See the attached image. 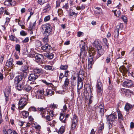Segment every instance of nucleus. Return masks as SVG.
<instances>
[{
	"label": "nucleus",
	"mask_w": 134,
	"mask_h": 134,
	"mask_svg": "<svg viewBox=\"0 0 134 134\" xmlns=\"http://www.w3.org/2000/svg\"><path fill=\"white\" fill-rule=\"evenodd\" d=\"M41 28L44 31L43 34L45 36H49L51 34L52 28L51 25L48 24L42 25Z\"/></svg>",
	"instance_id": "f257e3e1"
},
{
	"label": "nucleus",
	"mask_w": 134,
	"mask_h": 134,
	"mask_svg": "<svg viewBox=\"0 0 134 134\" xmlns=\"http://www.w3.org/2000/svg\"><path fill=\"white\" fill-rule=\"evenodd\" d=\"M40 112V115L42 118L45 119L46 120L48 121H51L52 118L49 115L46 116L47 112V110L46 108H44L43 107L40 108H38L37 109Z\"/></svg>",
	"instance_id": "f03ea898"
},
{
	"label": "nucleus",
	"mask_w": 134,
	"mask_h": 134,
	"mask_svg": "<svg viewBox=\"0 0 134 134\" xmlns=\"http://www.w3.org/2000/svg\"><path fill=\"white\" fill-rule=\"evenodd\" d=\"M120 70L121 72L122 73L123 76H126V74L127 73L128 75H131L132 73V71H131V68L129 66H127L126 68L124 66H121L120 68Z\"/></svg>",
	"instance_id": "7ed1b4c3"
},
{
	"label": "nucleus",
	"mask_w": 134,
	"mask_h": 134,
	"mask_svg": "<svg viewBox=\"0 0 134 134\" xmlns=\"http://www.w3.org/2000/svg\"><path fill=\"white\" fill-rule=\"evenodd\" d=\"M27 100L26 98H22L19 100L18 103V109L19 110L23 109L27 104Z\"/></svg>",
	"instance_id": "20e7f679"
},
{
	"label": "nucleus",
	"mask_w": 134,
	"mask_h": 134,
	"mask_svg": "<svg viewBox=\"0 0 134 134\" xmlns=\"http://www.w3.org/2000/svg\"><path fill=\"white\" fill-rule=\"evenodd\" d=\"M30 57L32 58L35 57L37 62L41 63L42 62V58L43 57V55L41 54L35 53L31 54L30 55Z\"/></svg>",
	"instance_id": "39448f33"
},
{
	"label": "nucleus",
	"mask_w": 134,
	"mask_h": 134,
	"mask_svg": "<svg viewBox=\"0 0 134 134\" xmlns=\"http://www.w3.org/2000/svg\"><path fill=\"white\" fill-rule=\"evenodd\" d=\"M122 24L120 23L115 27L114 33V36L115 38H118L119 31L121 28V26H122Z\"/></svg>",
	"instance_id": "423d86ee"
},
{
	"label": "nucleus",
	"mask_w": 134,
	"mask_h": 134,
	"mask_svg": "<svg viewBox=\"0 0 134 134\" xmlns=\"http://www.w3.org/2000/svg\"><path fill=\"white\" fill-rule=\"evenodd\" d=\"M106 117L107 121L112 122H114L117 119L116 114L115 112L112 114L107 115Z\"/></svg>",
	"instance_id": "0eeeda50"
},
{
	"label": "nucleus",
	"mask_w": 134,
	"mask_h": 134,
	"mask_svg": "<svg viewBox=\"0 0 134 134\" xmlns=\"http://www.w3.org/2000/svg\"><path fill=\"white\" fill-rule=\"evenodd\" d=\"M29 66L25 65H23L21 68V71L23 72L24 76L25 77L27 76V74L29 71Z\"/></svg>",
	"instance_id": "6e6552de"
},
{
	"label": "nucleus",
	"mask_w": 134,
	"mask_h": 134,
	"mask_svg": "<svg viewBox=\"0 0 134 134\" xmlns=\"http://www.w3.org/2000/svg\"><path fill=\"white\" fill-rule=\"evenodd\" d=\"M11 88L10 86H8L5 89L4 93L5 97V100L6 102L9 100V95L10 93Z\"/></svg>",
	"instance_id": "1a4fd4ad"
},
{
	"label": "nucleus",
	"mask_w": 134,
	"mask_h": 134,
	"mask_svg": "<svg viewBox=\"0 0 134 134\" xmlns=\"http://www.w3.org/2000/svg\"><path fill=\"white\" fill-rule=\"evenodd\" d=\"M78 119L76 116L74 115L72 120L71 128L72 129H74L76 127Z\"/></svg>",
	"instance_id": "9d476101"
},
{
	"label": "nucleus",
	"mask_w": 134,
	"mask_h": 134,
	"mask_svg": "<svg viewBox=\"0 0 134 134\" xmlns=\"http://www.w3.org/2000/svg\"><path fill=\"white\" fill-rule=\"evenodd\" d=\"M96 88L98 93H101L102 92L103 87L102 83L98 80L96 86Z\"/></svg>",
	"instance_id": "9b49d317"
},
{
	"label": "nucleus",
	"mask_w": 134,
	"mask_h": 134,
	"mask_svg": "<svg viewBox=\"0 0 134 134\" xmlns=\"http://www.w3.org/2000/svg\"><path fill=\"white\" fill-rule=\"evenodd\" d=\"M44 93L43 90H38L37 91L36 97L37 99H43L44 98L43 95Z\"/></svg>",
	"instance_id": "f8f14e48"
},
{
	"label": "nucleus",
	"mask_w": 134,
	"mask_h": 134,
	"mask_svg": "<svg viewBox=\"0 0 134 134\" xmlns=\"http://www.w3.org/2000/svg\"><path fill=\"white\" fill-rule=\"evenodd\" d=\"M39 76L35 74L34 73H31L29 75L28 79L29 80L34 81Z\"/></svg>",
	"instance_id": "ddd939ff"
},
{
	"label": "nucleus",
	"mask_w": 134,
	"mask_h": 134,
	"mask_svg": "<svg viewBox=\"0 0 134 134\" xmlns=\"http://www.w3.org/2000/svg\"><path fill=\"white\" fill-rule=\"evenodd\" d=\"M84 73L82 70H80L78 75V82H83L82 78H83Z\"/></svg>",
	"instance_id": "4468645a"
},
{
	"label": "nucleus",
	"mask_w": 134,
	"mask_h": 134,
	"mask_svg": "<svg viewBox=\"0 0 134 134\" xmlns=\"http://www.w3.org/2000/svg\"><path fill=\"white\" fill-rule=\"evenodd\" d=\"M16 4L15 0H7L4 3L5 5L8 6L9 5L14 6Z\"/></svg>",
	"instance_id": "2eb2a0df"
},
{
	"label": "nucleus",
	"mask_w": 134,
	"mask_h": 134,
	"mask_svg": "<svg viewBox=\"0 0 134 134\" xmlns=\"http://www.w3.org/2000/svg\"><path fill=\"white\" fill-rule=\"evenodd\" d=\"M123 86L125 87H129L133 85V83L131 81L127 80L124 81L123 83Z\"/></svg>",
	"instance_id": "dca6fc26"
},
{
	"label": "nucleus",
	"mask_w": 134,
	"mask_h": 134,
	"mask_svg": "<svg viewBox=\"0 0 134 134\" xmlns=\"http://www.w3.org/2000/svg\"><path fill=\"white\" fill-rule=\"evenodd\" d=\"M13 59L11 58L9 59L7 62L6 65L8 67H10L12 68L13 66Z\"/></svg>",
	"instance_id": "f3484780"
},
{
	"label": "nucleus",
	"mask_w": 134,
	"mask_h": 134,
	"mask_svg": "<svg viewBox=\"0 0 134 134\" xmlns=\"http://www.w3.org/2000/svg\"><path fill=\"white\" fill-rule=\"evenodd\" d=\"M33 71L36 74H40L42 72L43 70L41 68L37 67L33 69Z\"/></svg>",
	"instance_id": "a211bd4d"
},
{
	"label": "nucleus",
	"mask_w": 134,
	"mask_h": 134,
	"mask_svg": "<svg viewBox=\"0 0 134 134\" xmlns=\"http://www.w3.org/2000/svg\"><path fill=\"white\" fill-rule=\"evenodd\" d=\"M97 109L99 110V112L101 114V115L103 114L104 110V105L103 104H100L98 108Z\"/></svg>",
	"instance_id": "6ab92c4d"
},
{
	"label": "nucleus",
	"mask_w": 134,
	"mask_h": 134,
	"mask_svg": "<svg viewBox=\"0 0 134 134\" xmlns=\"http://www.w3.org/2000/svg\"><path fill=\"white\" fill-rule=\"evenodd\" d=\"M44 55L49 59H51L53 58L54 54L51 53L46 52L44 53Z\"/></svg>",
	"instance_id": "aec40b11"
},
{
	"label": "nucleus",
	"mask_w": 134,
	"mask_h": 134,
	"mask_svg": "<svg viewBox=\"0 0 134 134\" xmlns=\"http://www.w3.org/2000/svg\"><path fill=\"white\" fill-rule=\"evenodd\" d=\"M97 50H98V54L97 57L98 58L103 54L105 51L104 49L102 48V47L98 49Z\"/></svg>",
	"instance_id": "412c9836"
},
{
	"label": "nucleus",
	"mask_w": 134,
	"mask_h": 134,
	"mask_svg": "<svg viewBox=\"0 0 134 134\" xmlns=\"http://www.w3.org/2000/svg\"><path fill=\"white\" fill-rule=\"evenodd\" d=\"M23 79L22 76H18L15 77L14 83L15 84L19 83Z\"/></svg>",
	"instance_id": "4be33fe9"
},
{
	"label": "nucleus",
	"mask_w": 134,
	"mask_h": 134,
	"mask_svg": "<svg viewBox=\"0 0 134 134\" xmlns=\"http://www.w3.org/2000/svg\"><path fill=\"white\" fill-rule=\"evenodd\" d=\"M41 48L43 51L46 50L47 51L51 49V47L48 44H45L41 47Z\"/></svg>",
	"instance_id": "5701e85b"
},
{
	"label": "nucleus",
	"mask_w": 134,
	"mask_h": 134,
	"mask_svg": "<svg viewBox=\"0 0 134 134\" xmlns=\"http://www.w3.org/2000/svg\"><path fill=\"white\" fill-rule=\"evenodd\" d=\"M24 84H25V83L22 82L21 84L18 83L15 84V85H16V87L18 90L20 91L22 89H23Z\"/></svg>",
	"instance_id": "b1692460"
},
{
	"label": "nucleus",
	"mask_w": 134,
	"mask_h": 134,
	"mask_svg": "<svg viewBox=\"0 0 134 134\" xmlns=\"http://www.w3.org/2000/svg\"><path fill=\"white\" fill-rule=\"evenodd\" d=\"M51 9L50 5L49 4H47L44 7L43 9V11L44 13H46L49 11Z\"/></svg>",
	"instance_id": "393cba45"
},
{
	"label": "nucleus",
	"mask_w": 134,
	"mask_h": 134,
	"mask_svg": "<svg viewBox=\"0 0 134 134\" xmlns=\"http://www.w3.org/2000/svg\"><path fill=\"white\" fill-rule=\"evenodd\" d=\"M36 21H35L34 22H30L29 25V29L30 30H32L33 29L35 28L36 24Z\"/></svg>",
	"instance_id": "a878e982"
},
{
	"label": "nucleus",
	"mask_w": 134,
	"mask_h": 134,
	"mask_svg": "<svg viewBox=\"0 0 134 134\" xmlns=\"http://www.w3.org/2000/svg\"><path fill=\"white\" fill-rule=\"evenodd\" d=\"M94 46L96 47L97 50L100 48L102 47L100 44L97 41H95L94 42Z\"/></svg>",
	"instance_id": "bb28decb"
},
{
	"label": "nucleus",
	"mask_w": 134,
	"mask_h": 134,
	"mask_svg": "<svg viewBox=\"0 0 134 134\" xmlns=\"http://www.w3.org/2000/svg\"><path fill=\"white\" fill-rule=\"evenodd\" d=\"M31 89V87L25 83L24 86L23 90L27 92L30 91Z\"/></svg>",
	"instance_id": "cd10ccee"
},
{
	"label": "nucleus",
	"mask_w": 134,
	"mask_h": 134,
	"mask_svg": "<svg viewBox=\"0 0 134 134\" xmlns=\"http://www.w3.org/2000/svg\"><path fill=\"white\" fill-rule=\"evenodd\" d=\"M132 106L131 104L128 103H126L125 107V109L127 111H129L130 109H131Z\"/></svg>",
	"instance_id": "c85d7f7f"
},
{
	"label": "nucleus",
	"mask_w": 134,
	"mask_h": 134,
	"mask_svg": "<svg viewBox=\"0 0 134 134\" xmlns=\"http://www.w3.org/2000/svg\"><path fill=\"white\" fill-rule=\"evenodd\" d=\"M44 68L46 70H49L53 71L55 70V69L53 68L52 66H50L49 65H45L44 67Z\"/></svg>",
	"instance_id": "c756f323"
},
{
	"label": "nucleus",
	"mask_w": 134,
	"mask_h": 134,
	"mask_svg": "<svg viewBox=\"0 0 134 134\" xmlns=\"http://www.w3.org/2000/svg\"><path fill=\"white\" fill-rule=\"evenodd\" d=\"M21 114L23 116L24 118H27L29 115V112L25 110L22 111Z\"/></svg>",
	"instance_id": "7c9ffc66"
},
{
	"label": "nucleus",
	"mask_w": 134,
	"mask_h": 134,
	"mask_svg": "<svg viewBox=\"0 0 134 134\" xmlns=\"http://www.w3.org/2000/svg\"><path fill=\"white\" fill-rule=\"evenodd\" d=\"M54 92V91L50 90H47L46 91V94L47 96H51L53 94Z\"/></svg>",
	"instance_id": "2f4dec72"
},
{
	"label": "nucleus",
	"mask_w": 134,
	"mask_h": 134,
	"mask_svg": "<svg viewBox=\"0 0 134 134\" xmlns=\"http://www.w3.org/2000/svg\"><path fill=\"white\" fill-rule=\"evenodd\" d=\"M118 119L120 120H123L124 119L123 116L120 111H118Z\"/></svg>",
	"instance_id": "473e14b6"
},
{
	"label": "nucleus",
	"mask_w": 134,
	"mask_h": 134,
	"mask_svg": "<svg viewBox=\"0 0 134 134\" xmlns=\"http://www.w3.org/2000/svg\"><path fill=\"white\" fill-rule=\"evenodd\" d=\"M77 13H76L73 11L72 9H70V10L69 15V16H71L74 15L76 16L77 15Z\"/></svg>",
	"instance_id": "72a5a7b5"
},
{
	"label": "nucleus",
	"mask_w": 134,
	"mask_h": 134,
	"mask_svg": "<svg viewBox=\"0 0 134 134\" xmlns=\"http://www.w3.org/2000/svg\"><path fill=\"white\" fill-rule=\"evenodd\" d=\"M17 20L18 21V24L21 27L22 29H24V26L23 25L24 23V22L21 21H20L17 19H16V22H17Z\"/></svg>",
	"instance_id": "f704fd0d"
},
{
	"label": "nucleus",
	"mask_w": 134,
	"mask_h": 134,
	"mask_svg": "<svg viewBox=\"0 0 134 134\" xmlns=\"http://www.w3.org/2000/svg\"><path fill=\"white\" fill-rule=\"evenodd\" d=\"M114 13L115 16L118 17L121 15V12L119 10H116L115 11Z\"/></svg>",
	"instance_id": "c9c22d12"
},
{
	"label": "nucleus",
	"mask_w": 134,
	"mask_h": 134,
	"mask_svg": "<svg viewBox=\"0 0 134 134\" xmlns=\"http://www.w3.org/2000/svg\"><path fill=\"white\" fill-rule=\"evenodd\" d=\"M85 42H82L80 44V47L81 48V51H84L85 50Z\"/></svg>",
	"instance_id": "e433bc0d"
},
{
	"label": "nucleus",
	"mask_w": 134,
	"mask_h": 134,
	"mask_svg": "<svg viewBox=\"0 0 134 134\" xmlns=\"http://www.w3.org/2000/svg\"><path fill=\"white\" fill-rule=\"evenodd\" d=\"M9 38L11 41H16L17 40V38L15 37L13 35H11L9 36Z\"/></svg>",
	"instance_id": "4c0bfd02"
},
{
	"label": "nucleus",
	"mask_w": 134,
	"mask_h": 134,
	"mask_svg": "<svg viewBox=\"0 0 134 134\" xmlns=\"http://www.w3.org/2000/svg\"><path fill=\"white\" fill-rule=\"evenodd\" d=\"M65 128L63 127H61L59 130L58 133L59 134H62L65 131Z\"/></svg>",
	"instance_id": "58836bf2"
},
{
	"label": "nucleus",
	"mask_w": 134,
	"mask_h": 134,
	"mask_svg": "<svg viewBox=\"0 0 134 134\" xmlns=\"http://www.w3.org/2000/svg\"><path fill=\"white\" fill-rule=\"evenodd\" d=\"M103 41L104 43H105V47H107V48H108V44L107 43L108 41L107 39L106 38H103Z\"/></svg>",
	"instance_id": "ea45409f"
},
{
	"label": "nucleus",
	"mask_w": 134,
	"mask_h": 134,
	"mask_svg": "<svg viewBox=\"0 0 134 134\" xmlns=\"http://www.w3.org/2000/svg\"><path fill=\"white\" fill-rule=\"evenodd\" d=\"M8 134H18V133L15 131L11 129L8 130Z\"/></svg>",
	"instance_id": "a19ab883"
},
{
	"label": "nucleus",
	"mask_w": 134,
	"mask_h": 134,
	"mask_svg": "<svg viewBox=\"0 0 134 134\" xmlns=\"http://www.w3.org/2000/svg\"><path fill=\"white\" fill-rule=\"evenodd\" d=\"M35 45L36 47H38L41 45V42L40 41L37 40L35 42Z\"/></svg>",
	"instance_id": "79ce46f5"
},
{
	"label": "nucleus",
	"mask_w": 134,
	"mask_h": 134,
	"mask_svg": "<svg viewBox=\"0 0 134 134\" xmlns=\"http://www.w3.org/2000/svg\"><path fill=\"white\" fill-rule=\"evenodd\" d=\"M93 62L88 61V69H90L92 68Z\"/></svg>",
	"instance_id": "37998d69"
},
{
	"label": "nucleus",
	"mask_w": 134,
	"mask_h": 134,
	"mask_svg": "<svg viewBox=\"0 0 134 134\" xmlns=\"http://www.w3.org/2000/svg\"><path fill=\"white\" fill-rule=\"evenodd\" d=\"M104 124L102 123V124H100L98 132H99L100 131H102V130L104 129Z\"/></svg>",
	"instance_id": "c03bdc74"
},
{
	"label": "nucleus",
	"mask_w": 134,
	"mask_h": 134,
	"mask_svg": "<svg viewBox=\"0 0 134 134\" xmlns=\"http://www.w3.org/2000/svg\"><path fill=\"white\" fill-rule=\"evenodd\" d=\"M46 37L43 38V41L45 44H47L48 41V37L49 36H45Z\"/></svg>",
	"instance_id": "a18cd8bd"
},
{
	"label": "nucleus",
	"mask_w": 134,
	"mask_h": 134,
	"mask_svg": "<svg viewBox=\"0 0 134 134\" xmlns=\"http://www.w3.org/2000/svg\"><path fill=\"white\" fill-rule=\"evenodd\" d=\"M83 82H78L77 84V89H81L83 87Z\"/></svg>",
	"instance_id": "49530a36"
},
{
	"label": "nucleus",
	"mask_w": 134,
	"mask_h": 134,
	"mask_svg": "<svg viewBox=\"0 0 134 134\" xmlns=\"http://www.w3.org/2000/svg\"><path fill=\"white\" fill-rule=\"evenodd\" d=\"M15 49L17 51H18L20 52V45L19 44H16L15 46Z\"/></svg>",
	"instance_id": "de8ad7c7"
},
{
	"label": "nucleus",
	"mask_w": 134,
	"mask_h": 134,
	"mask_svg": "<svg viewBox=\"0 0 134 134\" xmlns=\"http://www.w3.org/2000/svg\"><path fill=\"white\" fill-rule=\"evenodd\" d=\"M58 107V105L57 104H55L53 103V104H51L50 105L49 107L52 109L57 108Z\"/></svg>",
	"instance_id": "09e8293b"
},
{
	"label": "nucleus",
	"mask_w": 134,
	"mask_h": 134,
	"mask_svg": "<svg viewBox=\"0 0 134 134\" xmlns=\"http://www.w3.org/2000/svg\"><path fill=\"white\" fill-rule=\"evenodd\" d=\"M68 67L67 65H62L60 67V69L61 70H66L67 69Z\"/></svg>",
	"instance_id": "8fccbe9b"
},
{
	"label": "nucleus",
	"mask_w": 134,
	"mask_h": 134,
	"mask_svg": "<svg viewBox=\"0 0 134 134\" xmlns=\"http://www.w3.org/2000/svg\"><path fill=\"white\" fill-rule=\"evenodd\" d=\"M69 80L68 78H66L64 81V86L65 87L67 86L69 84Z\"/></svg>",
	"instance_id": "3c124183"
},
{
	"label": "nucleus",
	"mask_w": 134,
	"mask_h": 134,
	"mask_svg": "<svg viewBox=\"0 0 134 134\" xmlns=\"http://www.w3.org/2000/svg\"><path fill=\"white\" fill-rule=\"evenodd\" d=\"M6 8H4L3 7H1L0 8V14L2 15L3 13L5 11Z\"/></svg>",
	"instance_id": "603ef678"
},
{
	"label": "nucleus",
	"mask_w": 134,
	"mask_h": 134,
	"mask_svg": "<svg viewBox=\"0 0 134 134\" xmlns=\"http://www.w3.org/2000/svg\"><path fill=\"white\" fill-rule=\"evenodd\" d=\"M49 123V124L51 127L54 126L55 123V121L54 120L52 121L51 122H50Z\"/></svg>",
	"instance_id": "864d4df0"
},
{
	"label": "nucleus",
	"mask_w": 134,
	"mask_h": 134,
	"mask_svg": "<svg viewBox=\"0 0 134 134\" xmlns=\"http://www.w3.org/2000/svg\"><path fill=\"white\" fill-rule=\"evenodd\" d=\"M64 76L62 73H61L59 76V80H60V82H61L62 79L64 77Z\"/></svg>",
	"instance_id": "5fc2aeb1"
},
{
	"label": "nucleus",
	"mask_w": 134,
	"mask_h": 134,
	"mask_svg": "<svg viewBox=\"0 0 134 134\" xmlns=\"http://www.w3.org/2000/svg\"><path fill=\"white\" fill-rule=\"evenodd\" d=\"M19 125L20 126H22L23 125H25L27 127L28 126V125L26 123H25V122H23V121H21L19 123Z\"/></svg>",
	"instance_id": "6e6d98bb"
},
{
	"label": "nucleus",
	"mask_w": 134,
	"mask_h": 134,
	"mask_svg": "<svg viewBox=\"0 0 134 134\" xmlns=\"http://www.w3.org/2000/svg\"><path fill=\"white\" fill-rule=\"evenodd\" d=\"M29 120L31 124L34 122V119L31 116H29Z\"/></svg>",
	"instance_id": "4d7b16f0"
},
{
	"label": "nucleus",
	"mask_w": 134,
	"mask_h": 134,
	"mask_svg": "<svg viewBox=\"0 0 134 134\" xmlns=\"http://www.w3.org/2000/svg\"><path fill=\"white\" fill-rule=\"evenodd\" d=\"M38 3L40 5H42L45 2V0H38Z\"/></svg>",
	"instance_id": "13d9d810"
},
{
	"label": "nucleus",
	"mask_w": 134,
	"mask_h": 134,
	"mask_svg": "<svg viewBox=\"0 0 134 134\" xmlns=\"http://www.w3.org/2000/svg\"><path fill=\"white\" fill-rule=\"evenodd\" d=\"M42 82L48 86H50L52 87L53 86V85L52 83H48L46 80H42Z\"/></svg>",
	"instance_id": "bf43d9fd"
},
{
	"label": "nucleus",
	"mask_w": 134,
	"mask_h": 134,
	"mask_svg": "<svg viewBox=\"0 0 134 134\" xmlns=\"http://www.w3.org/2000/svg\"><path fill=\"white\" fill-rule=\"evenodd\" d=\"M50 19V16L48 15L46 16L44 19V20L45 22H47L49 21Z\"/></svg>",
	"instance_id": "052dcab7"
},
{
	"label": "nucleus",
	"mask_w": 134,
	"mask_h": 134,
	"mask_svg": "<svg viewBox=\"0 0 134 134\" xmlns=\"http://www.w3.org/2000/svg\"><path fill=\"white\" fill-rule=\"evenodd\" d=\"M93 58L92 55H90L88 58V61L93 62Z\"/></svg>",
	"instance_id": "680f3d73"
},
{
	"label": "nucleus",
	"mask_w": 134,
	"mask_h": 134,
	"mask_svg": "<svg viewBox=\"0 0 134 134\" xmlns=\"http://www.w3.org/2000/svg\"><path fill=\"white\" fill-rule=\"evenodd\" d=\"M64 117V115L63 114L61 113L60 114V116L59 118V119L62 122L63 120H63Z\"/></svg>",
	"instance_id": "e2e57ef3"
},
{
	"label": "nucleus",
	"mask_w": 134,
	"mask_h": 134,
	"mask_svg": "<svg viewBox=\"0 0 134 134\" xmlns=\"http://www.w3.org/2000/svg\"><path fill=\"white\" fill-rule=\"evenodd\" d=\"M20 35L22 36H25L27 35V33L24 31L22 30L20 32Z\"/></svg>",
	"instance_id": "0e129e2a"
},
{
	"label": "nucleus",
	"mask_w": 134,
	"mask_h": 134,
	"mask_svg": "<svg viewBox=\"0 0 134 134\" xmlns=\"http://www.w3.org/2000/svg\"><path fill=\"white\" fill-rule=\"evenodd\" d=\"M63 8L65 9H68L69 8L68 3H67L65 4L63 6Z\"/></svg>",
	"instance_id": "69168bd1"
},
{
	"label": "nucleus",
	"mask_w": 134,
	"mask_h": 134,
	"mask_svg": "<svg viewBox=\"0 0 134 134\" xmlns=\"http://www.w3.org/2000/svg\"><path fill=\"white\" fill-rule=\"evenodd\" d=\"M110 56L107 57L106 60V63H109L110 62Z\"/></svg>",
	"instance_id": "338daca9"
},
{
	"label": "nucleus",
	"mask_w": 134,
	"mask_h": 134,
	"mask_svg": "<svg viewBox=\"0 0 134 134\" xmlns=\"http://www.w3.org/2000/svg\"><path fill=\"white\" fill-rule=\"evenodd\" d=\"M83 33L81 32H78L77 33V36L79 37H80L83 35Z\"/></svg>",
	"instance_id": "774afa93"
}]
</instances>
